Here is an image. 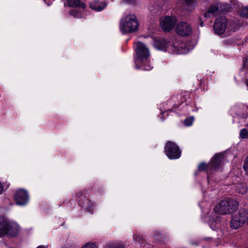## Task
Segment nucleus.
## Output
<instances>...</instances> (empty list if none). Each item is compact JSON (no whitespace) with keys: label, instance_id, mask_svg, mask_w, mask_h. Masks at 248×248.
Returning <instances> with one entry per match:
<instances>
[{"label":"nucleus","instance_id":"1","mask_svg":"<svg viewBox=\"0 0 248 248\" xmlns=\"http://www.w3.org/2000/svg\"><path fill=\"white\" fill-rule=\"evenodd\" d=\"M238 204L237 202L229 198H226L218 202L214 207L216 218L209 217L208 223L211 228L215 230L217 228L216 225L219 223L218 215H225L234 212L238 208Z\"/></svg>","mask_w":248,"mask_h":248},{"label":"nucleus","instance_id":"2","mask_svg":"<svg viewBox=\"0 0 248 248\" xmlns=\"http://www.w3.org/2000/svg\"><path fill=\"white\" fill-rule=\"evenodd\" d=\"M154 46L157 49L168 51L175 54H183L188 52L189 48L184 42L177 40L168 41L164 38H153Z\"/></svg>","mask_w":248,"mask_h":248},{"label":"nucleus","instance_id":"3","mask_svg":"<svg viewBox=\"0 0 248 248\" xmlns=\"http://www.w3.org/2000/svg\"><path fill=\"white\" fill-rule=\"evenodd\" d=\"M134 46L137 55L135 58L136 68L146 71L152 69L153 67L150 64L149 61L150 57L149 49L144 44L140 42L136 43Z\"/></svg>","mask_w":248,"mask_h":248},{"label":"nucleus","instance_id":"4","mask_svg":"<svg viewBox=\"0 0 248 248\" xmlns=\"http://www.w3.org/2000/svg\"><path fill=\"white\" fill-rule=\"evenodd\" d=\"M235 24L232 21L228 20L225 17H219L216 19L214 24L215 33L218 35L228 36L235 31Z\"/></svg>","mask_w":248,"mask_h":248},{"label":"nucleus","instance_id":"5","mask_svg":"<svg viewBox=\"0 0 248 248\" xmlns=\"http://www.w3.org/2000/svg\"><path fill=\"white\" fill-rule=\"evenodd\" d=\"M139 28V21L134 14H128L120 20L119 29L123 34L130 33L137 31Z\"/></svg>","mask_w":248,"mask_h":248},{"label":"nucleus","instance_id":"6","mask_svg":"<svg viewBox=\"0 0 248 248\" xmlns=\"http://www.w3.org/2000/svg\"><path fill=\"white\" fill-rule=\"evenodd\" d=\"M19 231L18 224L4 217H0V237L5 235H16Z\"/></svg>","mask_w":248,"mask_h":248},{"label":"nucleus","instance_id":"7","mask_svg":"<svg viewBox=\"0 0 248 248\" xmlns=\"http://www.w3.org/2000/svg\"><path fill=\"white\" fill-rule=\"evenodd\" d=\"M223 155L222 154H216L211 159L210 163L206 165L205 163H201L199 165L198 169L200 170H206L208 172L210 170H214L221 167L223 162Z\"/></svg>","mask_w":248,"mask_h":248},{"label":"nucleus","instance_id":"8","mask_svg":"<svg viewBox=\"0 0 248 248\" xmlns=\"http://www.w3.org/2000/svg\"><path fill=\"white\" fill-rule=\"evenodd\" d=\"M248 220V211L241 209L233 215L231 221V227L233 229H237L241 227Z\"/></svg>","mask_w":248,"mask_h":248},{"label":"nucleus","instance_id":"9","mask_svg":"<svg viewBox=\"0 0 248 248\" xmlns=\"http://www.w3.org/2000/svg\"><path fill=\"white\" fill-rule=\"evenodd\" d=\"M67 5L70 7H74L76 8L70 11V14L76 18L84 17L83 9L85 7V4L80 0H66Z\"/></svg>","mask_w":248,"mask_h":248},{"label":"nucleus","instance_id":"10","mask_svg":"<svg viewBox=\"0 0 248 248\" xmlns=\"http://www.w3.org/2000/svg\"><path fill=\"white\" fill-rule=\"evenodd\" d=\"M76 200L80 206L90 213H93L96 209L94 203L84 197L81 192H79L76 194Z\"/></svg>","mask_w":248,"mask_h":248},{"label":"nucleus","instance_id":"11","mask_svg":"<svg viewBox=\"0 0 248 248\" xmlns=\"http://www.w3.org/2000/svg\"><path fill=\"white\" fill-rule=\"evenodd\" d=\"M165 152L167 156L170 159H178L181 155V151L179 147L171 141L167 143Z\"/></svg>","mask_w":248,"mask_h":248},{"label":"nucleus","instance_id":"12","mask_svg":"<svg viewBox=\"0 0 248 248\" xmlns=\"http://www.w3.org/2000/svg\"><path fill=\"white\" fill-rule=\"evenodd\" d=\"M177 22V19L174 16H164L160 19V25L162 30L169 31L173 28Z\"/></svg>","mask_w":248,"mask_h":248},{"label":"nucleus","instance_id":"13","mask_svg":"<svg viewBox=\"0 0 248 248\" xmlns=\"http://www.w3.org/2000/svg\"><path fill=\"white\" fill-rule=\"evenodd\" d=\"M205 2L211 3L210 7L208 9L204 15L205 18H213L217 16L218 13L220 3L217 1L218 0H203Z\"/></svg>","mask_w":248,"mask_h":248},{"label":"nucleus","instance_id":"14","mask_svg":"<svg viewBox=\"0 0 248 248\" xmlns=\"http://www.w3.org/2000/svg\"><path fill=\"white\" fill-rule=\"evenodd\" d=\"M175 31L177 34L182 36H186L191 33L192 28L188 23L181 22L176 26Z\"/></svg>","mask_w":248,"mask_h":248},{"label":"nucleus","instance_id":"15","mask_svg":"<svg viewBox=\"0 0 248 248\" xmlns=\"http://www.w3.org/2000/svg\"><path fill=\"white\" fill-rule=\"evenodd\" d=\"M15 199L18 205H23L28 202L29 195L26 190L19 189L16 193Z\"/></svg>","mask_w":248,"mask_h":248},{"label":"nucleus","instance_id":"16","mask_svg":"<svg viewBox=\"0 0 248 248\" xmlns=\"http://www.w3.org/2000/svg\"><path fill=\"white\" fill-rule=\"evenodd\" d=\"M197 2V0H182V5L185 10L191 12L195 9Z\"/></svg>","mask_w":248,"mask_h":248},{"label":"nucleus","instance_id":"17","mask_svg":"<svg viewBox=\"0 0 248 248\" xmlns=\"http://www.w3.org/2000/svg\"><path fill=\"white\" fill-rule=\"evenodd\" d=\"M233 188L239 194L244 195L247 193L248 190V186L244 183H238L235 184Z\"/></svg>","mask_w":248,"mask_h":248},{"label":"nucleus","instance_id":"18","mask_svg":"<svg viewBox=\"0 0 248 248\" xmlns=\"http://www.w3.org/2000/svg\"><path fill=\"white\" fill-rule=\"evenodd\" d=\"M90 5L91 9L96 11H100L106 7V4L98 0H93L90 3Z\"/></svg>","mask_w":248,"mask_h":248},{"label":"nucleus","instance_id":"19","mask_svg":"<svg viewBox=\"0 0 248 248\" xmlns=\"http://www.w3.org/2000/svg\"><path fill=\"white\" fill-rule=\"evenodd\" d=\"M241 3L237 0H230L229 7L231 9H234L239 12L242 7Z\"/></svg>","mask_w":248,"mask_h":248},{"label":"nucleus","instance_id":"20","mask_svg":"<svg viewBox=\"0 0 248 248\" xmlns=\"http://www.w3.org/2000/svg\"><path fill=\"white\" fill-rule=\"evenodd\" d=\"M247 109V108L245 107H242V108H239L237 111L236 115H238L242 118H247L248 116Z\"/></svg>","mask_w":248,"mask_h":248},{"label":"nucleus","instance_id":"21","mask_svg":"<svg viewBox=\"0 0 248 248\" xmlns=\"http://www.w3.org/2000/svg\"><path fill=\"white\" fill-rule=\"evenodd\" d=\"M240 15L244 17L248 18V6L245 7H241L239 10Z\"/></svg>","mask_w":248,"mask_h":248},{"label":"nucleus","instance_id":"22","mask_svg":"<svg viewBox=\"0 0 248 248\" xmlns=\"http://www.w3.org/2000/svg\"><path fill=\"white\" fill-rule=\"evenodd\" d=\"M106 248H125V246L122 243H111L107 245Z\"/></svg>","mask_w":248,"mask_h":248},{"label":"nucleus","instance_id":"23","mask_svg":"<svg viewBox=\"0 0 248 248\" xmlns=\"http://www.w3.org/2000/svg\"><path fill=\"white\" fill-rule=\"evenodd\" d=\"M82 248H98L96 244L93 242H88L85 244Z\"/></svg>","mask_w":248,"mask_h":248},{"label":"nucleus","instance_id":"24","mask_svg":"<svg viewBox=\"0 0 248 248\" xmlns=\"http://www.w3.org/2000/svg\"><path fill=\"white\" fill-rule=\"evenodd\" d=\"M240 137L242 139L248 138V131L246 129H242L240 132Z\"/></svg>","mask_w":248,"mask_h":248},{"label":"nucleus","instance_id":"25","mask_svg":"<svg viewBox=\"0 0 248 248\" xmlns=\"http://www.w3.org/2000/svg\"><path fill=\"white\" fill-rule=\"evenodd\" d=\"M194 121V117H191L188 118L186 119L184 122V124L185 125L187 126H189L192 125L193 122Z\"/></svg>","mask_w":248,"mask_h":248},{"label":"nucleus","instance_id":"26","mask_svg":"<svg viewBox=\"0 0 248 248\" xmlns=\"http://www.w3.org/2000/svg\"><path fill=\"white\" fill-rule=\"evenodd\" d=\"M243 169L245 172L246 174L248 175V155L246 158L244 164H243Z\"/></svg>","mask_w":248,"mask_h":248},{"label":"nucleus","instance_id":"27","mask_svg":"<svg viewBox=\"0 0 248 248\" xmlns=\"http://www.w3.org/2000/svg\"><path fill=\"white\" fill-rule=\"evenodd\" d=\"M244 66L246 69L248 70V58L246 60L244 64Z\"/></svg>","mask_w":248,"mask_h":248},{"label":"nucleus","instance_id":"28","mask_svg":"<svg viewBox=\"0 0 248 248\" xmlns=\"http://www.w3.org/2000/svg\"><path fill=\"white\" fill-rule=\"evenodd\" d=\"M133 237H134V239L135 240H136V241H139L140 238V236H139V235L138 234H134L133 235Z\"/></svg>","mask_w":248,"mask_h":248},{"label":"nucleus","instance_id":"29","mask_svg":"<svg viewBox=\"0 0 248 248\" xmlns=\"http://www.w3.org/2000/svg\"><path fill=\"white\" fill-rule=\"evenodd\" d=\"M3 191V186L2 183L0 182V194H2Z\"/></svg>","mask_w":248,"mask_h":248},{"label":"nucleus","instance_id":"30","mask_svg":"<svg viewBox=\"0 0 248 248\" xmlns=\"http://www.w3.org/2000/svg\"><path fill=\"white\" fill-rule=\"evenodd\" d=\"M36 248H48L47 246L40 245L38 246Z\"/></svg>","mask_w":248,"mask_h":248},{"label":"nucleus","instance_id":"31","mask_svg":"<svg viewBox=\"0 0 248 248\" xmlns=\"http://www.w3.org/2000/svg\"><path fill=\"white\" fill-rule=\"evenodd\" d=\"M200 21H201V23H200V25H201V26H203V22H204V21H203L202 20V17H200Z\"/></svg>","mask_w":248,"mask_h":248},{"label":"nucleus","instance_id":"32","mask_svg":"<svg viewBox=\"0 0 248 248\" xmlns=\"http://www.w3.org/2000/svg\"><path fill=\"white\" fill-rule=\"evenodd\" d=\"M208 182L209 183H210V180L209 176H208Z\"/></svg>","mask_w":248,"mask_h":248},{"label":"nucleus","instance_id":"33","mask_svg":"<svg viewBox=\"0 0 248 248\" xmlns=\"http://www.w3.org/2000/svg\"><path fill=\"white\" fill-rule=\"evenodd\" d=\"M246 85H247V87H248V79L247 80Z\"/></svg>","mask_w":248,"mask_h":248},{"label":"nucleus","instance_id":"34","mask_svg":"<svg viewBox=\"0 0 248 248\" xmlns=\"http://www.w3.org/2000/svg\"><path fill=\"white\" fill-rule=\"evenodd\" d=\"M161 113H162V114L164 115L166 113V112H165V111L164 112H162Z\"/></svg>","mask_w":248,"mask_h":248},{"label":"nucleus","instance_id":"35","mask_svg":"<svg viewBox=\"0 0 248 248\" xmlns=\"http://www.w3.org/2000/svg\"><path fill=\"white\" fill-rule=\"evenodd\" d=\"M235 111V108H232V111Z\"/></svg>","mask_w":248,"mask_h":248},{"label":"nucleus","instance_id":"36","mask_svg":"<svg viewBox=\"0 0 248 248\" xmlns=\"http://www.w3.org/2000/svg\"><path fill=\"white\" fill-rule=\"evenodd\" d=\"M206 217H205V218H206ZM204 221H206V218L204 219Z\"/></svg>","mask_w":248,"mask_h":248}]
</instances>
